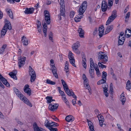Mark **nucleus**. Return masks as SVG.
Masks as SVG:
<instances>
[{
  "label": "nucleus",
  "mask_w": 131,
  "mask_h": 131,
  "mask_svg": "<svg viewBox=\"0 0 131 131\" xmlns=\"http://www.w3.org/2000/svg\"><path fill=\"white\" fill-rule=\"evenodd\" d=\"M5 24L1 31V34L3 36L5 35L7 29L9 30L12 29V27L10 22L6 20H5Z\"/></svg>",
  "instance_id": "nucleus-1"
},
{
  "label": "nucleus",
  "mask_w": 131,
  "mask_h": 131,
  "mask_svg": "<svg viewBox=\"0 0 131 131\" xmlns=\"http://www.w3.org/2000/svg\"><path fill=\"white\" fill-rule=\"evenodd\" d=\"M60 5H61L60 9V13L58 15V17L59 20H61V16L64 17L65 16V13L64 1V0H60Z\"/></svg>",
  "instance_id": "nucleus-2"
},
{
  "label": "nucleus",
  "mask_w": 131,
  "mask_h": 131,
  "mask_svg": "<svg viewBox=\"0 0 131 131\" xmlns=\"http://www.w3.org/2000/svg\"><path fill=\"white\" fill-rule=\"evenodd\" d=\"M50 63L51 70H52L53 74L55 77L58 78V75L57 72V69L54 66V61L53 59H52L50 60Z\"/></svg>",
  "instance_id": "nucleus-3"
},
{
  "label": "nucleus",
  "mask_w": 131,
  "mask_h": 131,
  "mask_svg": "<svg viewBox=\"0 0 131 131\" xmlns=\"http://www.w3.org/2000/svg\"><path fill=\"white\" fill-rule=\"evenodd\" d=\"M29 74L31 76L30 81L31 82H32L35 80L36 75L35 72L31 66H29Z\"/></svg>",
  "instance_id": "nucleus-4"
},
{
  "label": "nucleus",
  "mask_w": 131,
  "mask_h": 131,
  "mask_svg": "<svg viewBox=\"0 0 131 131\" xmlns=\"http://www.w3.org/2000/svg\"><path fill=\"white\" fill-rule=\"evenodd\" d=\"M116 10H113L111 16H110L107 21L106 25H108L110 24L116 18Z\"/></svg>",
  "instance_id": "nucleus-5"
},
{
  "label": "nucleus",
  "mask_w": 131,
  "mask_h": 131,
  "mask_svg": "<svg viewBox=\"0 0 131 131\" xmlns=\"http://www.w3.org/2000/svg\"><path fill=\"white\" fill-rule=\"evenodd\" d=\"M87 5V3L86 2H83L82 3V5H81L79 8V13L83 14L86 8Z\"/></svg>",
  "instance_id": "nucleus-6"
},
{
  "label": "nucleus",
  "mask_w": 131,
  "mask_h": 131,
  "mask_svg": "<svg viewBox=\"0 0 131 131\" xmlns=\"http://www.w3.org/2000/svg\"><path fill=\"white\" fill-rule=\"evenodd\" d=\"M87 5V3L86 2H83L82 3V5H81L79 8V13L83 14L86 8Z\"/></svg>",
  "instance_id": "nucleus-7"
},
{
  "label": "nucleus",
  "mask_w": 131,
  "mask_h": 131,
  "mask_svg": "<svg viewBox=\"0 0 131 131\" xmlns=\"http://www.w3.org/2000/svg\"><path fill=\"white\" fill-rule=\"evenodd\" d=\"M68 58L69 59L70 63L74 67H76V66L75 64V60L73 56V54L71 51H70L68 55Z\"/></svg>",
  "instance_id": "nucleus-8"
},
{
  "label": "nucleus",
  "mask_w": 131,
  "mask_h": 131,
  "mask_svg": "<svg viewBox=\"0 0 131 131\" xmlns=\"http://www.w3.org/2000/svg\"><path fill=\"white\" fill-rule=\"evenodd\" d=\"M80 46L79 42L77 41L74 43L72 46V48L73 51L78 54H79L80 53V51L78 49V48Z\"/></svg>",
  "instance_id": "nucleus-9"
},
{
  "label": "nucleus",
  "mask_w": 131,
  "mask_h": 131,
  "mask_svg": "<svg viewBox=\"0 0 131 131\" xmlns=\"http://www.w3.org/2000/svg\"><path fill=\"white\" fill-rule=\"evenodd\" d=\"M26 58L25 57H19L18 59V66L19 68L22 67L25 64Z\"/></svg>",
  "instance_id": "nucleus-10"
},
{
  "label": "nucleus",
  "mask_w": 131,
  "mask_h": 131,
  "mask_svg": "<svg viewBox=\"0 0 131 131\" xmlns=\"http://www.w3.org/2000/svg\"><path fill=\"white\" fill-rule=\"evenodd\" d=\"M108 57L106 54H101L99 55V59L102 61L101 62L103 63H105L107 61Z\"/></svg>",
  "instance_id": "nucleus-11"
},
{
  "label": "nucleus",
  "mask_w": 131,
  "mask_h": 131,
  "mask_svg": "<svg viewBox=\"0 0 131 131\" xmlns=\"http://www.w3.org/2000/svg\"><path fill=\"white\" fill-rule=\"evenodd\" d=\"M90 68H94L95 70L96 71L97 74L98 75V68L97 65L96 64L95 65L93 60L92 58H90Z\"/></svg>",
  "instance_id": "nucleus-12"
},
{
  "label": "nucleus",
  "mask_w": 131,
  "mask_h": 131,
  "mask_svg": "<svg viewBox=\"0 0 131 131\" xmlns=\"http://www.w3.org/2000/svg\"><path fill=\"white\" fill-rule=\"evenodd\" d=\"M44 12L45 15V19L46 21V23L48 24H49L50 21V15L49 14V12L47 10H45Z\"/></svg>",
  "instance_id": "nucleus-13"
},
{
  "label": "nucleus",
  "mask_w": 131,
  "mask_h": 131,
  "mask_svg": "<svg viewBox=\"0 0 131 131\" xmlns=\"http://www.w3.org/2000/svg\"><path fill=\"white\" fill-rule=\"evenodd\" d=\"M101 8L103 12L106 11L107 9H108L110 8L109 7H107V3L105 1H103L102 2Z\"/></svg>",
  "instance_id": "nucleus-14"
},
{
  "label": "nucleus",
  "mask_w": 131,
  "mask_h": 131,
  "mask_svg": "<svg viewBox=\"0 0 131 131\" xmlns=\"http://www.w3.org/2000/svg\"><path fill=\"white\" fill-rule=\"evenodd\" d=\"M29 86L28 84L25 85L24 88V91L29 96L31 95V89L29 88Z\"/></svg>",
  "instance_id": "nucleus-15"
},
{
  "label": "nucleus",
  "mask_w": 131,
  "mask_h": 131,
  "mask_svg": "<svg viewBox=\"0 0 131 131\" xmlns=\"http://www.w3.org/2000/svg\"><path fill=\"white\" fill-rule=\"evenodd\" d=\"M13 90L16 95L19 97L20 99H21L22 98L24 97V96L19 90L16 88H13Z\"/></svg>",
  "instance_id": "nucleus-16"
},
{
  "label": "nucleus",
  "mask_w": 131,
  "mask_h": 131,
  "mask_svg": "<svg viewBox=\"0 0 131 131\" xmlns=\"http://www.w3.org/2000/svg\"><path fill=\"white\" fill-rule=\"evenodd\" d=\"M58 106V104L55 103L54 105H52V104H49L48 107L49 110L52 111H53L57 109Z\"/></svg>",
  "instance_id": "nucleus-17"
},
{
  "label": "nucleus",
  "mask_w": 131,
  "mask_h": 131,
  "mask_svg": "<svg viewBox=\"0 0 131 131\" xmlns=\"http://www.w3.org/2000/svg\"><path fill=\"white\" fill-rule=\"evenodd\" d=\"M104 31V27L103 25L99 27V36L100 38L102 37L103 35H105Z\"/></svg>",
  "instance_id": "nucleus-18"
},
{
  "label": "nucleus",
  "mask_w": 131,
  "mask_h": 131,
  "mask_svg": "<svg viewBox=\"0 0 131 131\" xmlns=\"http://www.w3.org/2000/svg\"><path fill=\"white\" fill-rule=\"evenodd\" d=\"M84 83L85 86L86 87V89H87L88 90L89 92L90 93V94H91V90L89 85V82L88 79L84 80Z\"/></svg>",
  "instance_id": "nucleus-19"
},
{
  "label": "nucleus",
  "mask_w": 131,
  "mask_h": 131,
  "mask_svg": "<svg viewBox=\"0 0 131 131\" xmlns=\"http://www.w3.org/2000/svg\"><path fill=\"white\" fill-rule=\"evenodd\" d=\"M100 116V119L99 118V123L101 127H102L103 125L105 126V124L104 123H103V122L104 121V119L103 116H102L101 114L99 115V116Z\"/></svg>",
  "instance_id": "nucleus-20"
},
{
  "label": "nucleus",
  "mask_w": 131,
  "mask_h": 131,
  "mask_svg": "<svg viewBox=\"0 0 131 131\" xmlns=\"http://www.w3.org/2000/svg\"><path fill=\"white\" fill-rule=\"evenodd\" d=\"M34 9L33 8H27L24 11L25 13L26 14H31L34 12Z\"/></svg>",
  "instance_id": "nucleus-21"
},
{
  "label": "nucleus",
  "mask_w": 131,
  "mask_h": 131,
  "mask_svg": "<svg viewBox=\"0 0 131 131\" xmlns=\"http://www.w3.org/2000/svg\"><path fill=\"white\" fill-rule=\"evenodd\" d=\"M33 126L35 131H46L43 128L39 127L36 123H34Z\"/></svg>",
  "instance_id": "nucleus-22"
},
{
  "label": "nucleus",
  "mask_w": 131,
  "mask_h": 131,
  "mask_svg": "<svg viewBox=\"0 0 131 131\" xmlns=\"http://www.w3.org/2000/svg\"><path fill=\"white\" fill-rule=\"evenodd\" d=\"M21 99L22 100L24 101V102L27 105L30 107H32V104L27 99L25 96H24V97L22 98Z\"/></svg>",
  "instance_id": "nucleus-23"
},
{
  "label": "nucleus",
  "mask_w": 131,
  "mask_h": 131,
  "mask_svg": "<svg viewBox=\"0 0 131 131\" xmlns=\"http://www.w3.org/2000/svg\"><path fill=\"white\" fill-rule=\"evenodd\" d=\"M83 14H80V13H79V14H78L74 18L75 21L76 22L79 21H80L81 19L83 18Z\"/></svg>",
  "instance_id": "nucleus-24"
},
{
  "label": "nucleus",
  "mask_w": 131,
  "mask_h": 131,
  "mask_svg": "<svg viewBox=\"0 0 131 131\" xmlns=\"http://www.w3.org/2000/svg\"><path fill=\"white\" fill-rule=\"evenodd\" d=\"M21 41L22 43L24 45L27 46L28 45V39L24 36L22 37Z\"/></svg>",
  "instance_id": "nucleus-25"
},
{
  "label": "nucleus",
  "mask_w": 131,
  "mask_h": 131,
  "mask_svg": "<svg viewBox=\"0 0 131 131\" xmlns=\"http://www.w3.org/2000/svg\"><path fill=\"white\" fill-rule=\"evenodd\" d=\"M87 122L88 123V125L90 131H95L94 129V126L93 123L87 119Z\"/></svg>",
  "instance_id": "nucleus-26"
},
{
  "label": "nucleus",
  "mask_w": 131,
  "mask_h": 131,
  "mask_svg": "<svg viewBox=\"0 0 131 131\" xmlns=\"http://www.w3.org/2000/svg\"><path fill=\"white\" fill-rule=\"evenodd\" d=\"M78 32L79 34V36L80 37L83 38L84 37V31L82 28H79Z\"/></svg>",
  "instance_id": "nucleus-27"
},
{
  "label": "nucleus",
  "mask_w": 131,
  "mask_h": 131,
  "mask_svg": "<svg viewBox=\"0 0 131 131\" xmlns=\"http://www.w3.org/2000/svg\"><path fill=\"white\" fill-rule=\"evenodd\" d=\"M65 119L67 122H72L74 120V118L71 115H68L66 117Z\"/></svg>",
  "instance_id": "nucleus-28"
},
{
  "label": "nucleus",
  "mask_w": 131,
  "mask_h": 131,
  "mask_svg": "<svg viewBox=\"0 0 131 131\" xmlns=\"http://www.w3.org/2000/svg\"><path fill=\"white\" fill-rule=\"evenodd\" d=\"M113 28V26L111 25L108 26L106 28V30L105 32L104 35H105L108 33L109 31L111 30Z\"/></svg>",
  "instance_id": "nucleus-29"
},
{
  "label": "nucleus",
  "mask_w": 131,
  "mask_h": 131,
  "mask_svg": "<svg viewBox=\"0 0 131 131\" xmlns=\"http://www.w3.org/2000/svg\"><path fill=\"white\" fill-rule=\"evenodd\" d=\"M125 33L127 37H130L131 36V30L127 29L125 31Z\"/></svg>",
  "instance_id": "nucleus-30"
},
{
  "label": "nucleus",
  "mask_w": 131,
  "mask_h": 131,
  "mask_svg": "<svg viewBox=\"0 0 131 131\" xmlns=\"http://www.w3.org/2000/svg\"><path fill=\"white\" fill-rule=\"evenodd\" d=\"M124 94L123 93L120 96V100L122 102V104L123 105L125 102L126 99L124 95Z\"/></svg>",
  "instance_id": "nucleus-31"
},
{
  "label": "nucleus",
  "mask_w": 131,
  "mask_h": 131,
  "mask_svg": "<svg viewBox=\"0 0 131 131\" xmlns=\"http://www.w3.org/2000/svg\"><path fill=\"white\" fill-rule=\"evenodd\" d=\"M6 11L9 17L13 19V14L11 9H10L7 8L6 9Z\"/></svg>",
  "instance_id": "nucleus-32"
},
{
  "label": "nucleus",
  "mask_w": 131,
  "mask_h": 131,
  "mask_svg": "<svg viewBox=\"0 0 131 131\" xmlns=\"http://www.w3.org/2000/svg\"><path fill=\"white\" fill-rule=\"evenodd\" d=\"M94 68H90L89 70V73L91 77L92 78L94 77Z\"/></svg>",
  "instance_id": "nucleus-33"
},
{
  "label": "nucleus",
  "mask_w": 131,
  "mask_h": 131,
  "mask_svg": "<svg viewBox=\"0 0 131 131\" xmlns=\"http://www.w3.org/2000/svg\"><path fill=\"white\" fill-rule=\"evenodd\" d=\"M58 125L56 123L53 122H51L50 123V124L49 125V127H50L49 128V129H50V128H53V127H55L56 126H57Z\"/></svg>",
  "instance_id": "nucleus-34"
},
{
  "label": "nucleus",
  "mask_w": 131,
  "mask_h": 131,
  "mask_svg": "<svg viewBox=\"0 0 131 131\" xmlns=\"http://www.w3.org/2000/svg\"><path fill=\"white\" fill-rule=\"evenodd\" d=\"M124 37H122V38H121L119 36L118 41V44L119 45H123L124 42Z\"/></svg>",
  "instance_id": "nucleus-35"
},
{
  "label": "nucleus",
  "mask_w": 131,
  "mask_h": 131,
  "mask_svg": "<svg viewBox=\"0 0 131 131\" xmlns=\"http://www.w3.org/2000/svg\"><path fill=\"white\" fill-rule=\"evenodd\" d=\"M7 47V45L6 44H4L2 47L0 49V54H3L5 50Z\"/></svg>",
  "instance_id": "nucleus-36"
},
{
  "label": "nucleus",
  "mask_w": 131,
  "mask_h": 131,
  "mask_svg": "<svg viewBox=\"0 0 131 131\" xmlns=\"http://www.w3.org/2000/svg\"><path fill=\"white\" fill-rule=\"evenodd\" d=\"M82 65L84 68H85V69H86V58L83 56V57H82Z\"/></svg>",
  "instance_id": "nucleus-37"
},
{
  "label": "nucleus",
  "mask_w": 131,
  "mask_h": 131,
  "mask_svg": "<svg viewBox=\"0 0 131 131\" xmlns=\"http://www.w3.org/2000/svg\"><path fill=\"white\" fill-rule=\"evenodd\" d=\"M126 88L127 90L130 91V89L131 88V83L130 81L129 80L127 81Z\"/></svg>",
  "instance_id": "nucleus-38"
},
{
  "label": "nucleus",
  "mask_w": 131,
  "mask_h": 131,
  "mask_svg": "<svg viewBox=\"0 0 131 131\" xmlns=\"http://www.w3.org/2000/svg\"><path fill=\"white\" fill-rule=\"evenodd\" d=\"M68 93H67V94L69 96H70L72 95L73 98L75 99H77V97L74 94L73 92L70 91L69 92H68Z\"/></svg>",
  "instance_id": "nucleus-39"
},
{
  "label": "nucleus",
  "mask_w": 131,
  "mask_h": 131,
  "mask_svg": "<svg viewBox=\"0 0 131 131\" xmlns=\"http://www.w3.org/2000/svg\"><path fill=\"white\" fill-rule=\"evenodd\" d=\"M52 97H50L49 96L46 97V99L47 100V102L48 103H49L52 101H55L54 100L52 99Z\"/></svg>",
  "instance_id": "nucleus-40"
},
{
  "label": "nucleus",
  "mask_w": 131,
  "mask_h": 131,
  "mask_svg": "<svg viewBox=\"0 0 131 131\" xmlns=\"http://www.w3.org/2000/svg\"><path fill=\"white\" fill-rule=\"evenodd\" d=\"M9 75L12 78L15 80L17 79V77L16 76L15 74H14L13 72H12L9 73Z\"/></svg>",
  "instance_id": "nucleus-41"
},
{
  "label": "nucleus",
  "mask_w": 131,
  "mask_h": 131,
  "mask_svg": "<svg viewBox=\"0 0 131 131\" xmlns=\"http://www.w3.org/2000/svg\"><path fill=\"white\" fill-rule=\"evenodd\" d=\"M50 123L48 120H46L45 122V126L48 129H49V127H49Z\"/></svg>",
  "instance_id": "nucleus-42"
},
{
  "label": "nucleus",
  "mask_w": 131,
  "mask_h": 131,
  "mask_svg": "<svg viewBox=\"0 0 131 131\" xmlns=\"http://www.w3.org/2000/svg\"><path fill=\"white\" fill-rule=\"evenodd\" d=\"M65 70L66 73V75L67 77H68L69 74V70L68 69V66H65L64 68Z\"/></svg>",
  "instance_id": "nucleus-43"
},
{
  "label": "nucleus",
  "mask_w": 131,
  "mask_h": 131,
  "mask_svg": "<svg viewBox=\"0 0 131 131\" xmlns=\"http://www.w3.org/2000/svg\"><path fill=\"white\" fill-rule=\"evenodd\" d=\"M63 86L66 93H68V92H69L70 90L68 88V86L67 84H66V85H63Z\"/></svg>",
  "instance_id": "nucleus-44"
},
{
  "label": "nucleus",
  "mask_w": 131,
  "mask_h": 131,
  "mask_svg": "<svg viewBox=\"0 0 131 131\" xmlns=\"http://www.w3.org/2000/svg\"><path fill=\"white\" fill-rule=\"evenodd\" d=\"M46 83L48 84L52 85H54L55 84V82L52 81L48 79H47L46 80Z\"/></svg>",
  "instance_id": "nucleus-45"
},
{
  "label": "nucleus",
  "mask_w": 131,
  "mask_h": 131,
  "mask_svg": "<svg viewBox=\"0 0 131 131\" xmlns=\"http://www.w3.org/2000/svg\"><path fill=\"white\" fill-rule=\"evenodd\" d=\"M43 32H47V25L46 23H44L43 25Z\"/></svg>",
  "instance_id": "nucleus-46"
},
{
  "label": "nucleus",
  "mask_w": 131,
  "mask_h": 131,
  "mask_svg": "<svg viewBox=\"0 0 131 131\" xmlns=\"http://www.w3.org/2000/svg\"><path fill=\"white\" fill-rule=\"evenodd\" d=\"M107 73L103 71L102 73V78L103 79H105L106 80V77L107 76Z\"/></svg>",
  "instance_id": "nucleus-47"
},
{
  "label": "nucleus",
  "mask_w": 131,
  "mask_h": 131,
  "mask_svg": "<svg viewBox=\"0 0 131 131\" xmlns=\"http://www.w3.org/2000/svg\"><path fill=\"white\" fill-rule=\"evenodd\" d=\"M113 0H108V5L111 8V7L112 6L113 4Z\"/></svg>",
  "instance_id": "nucleus-48"
},
{
  "label": "nucleus",
  "mask_w": 131,
  "mask_h": 131,
  "mask_svg": "<svg viewBox=\"0 0 131 131\" xmlns=\"http://www.w3.org/2000/svg\"><path fill=\"white\" fill-rule=\"evenodd\" d=\"M107 87H108V85H107V83H105L103 84L102 87L104 89V90H107Z\"/></svg>",
  "instance_id": "nucleus-49"
},
{
  "label": "nucleus",
  "mask_w": 131,
  "mask_h": 131,
  "mask_svg": "<svg viewBox=\"0 0 131 131\" xmlns=\"http://www.w3.org/2000/svg\"><path fill=\"white\" fill-rule=\"evenodd\" d=\"M106 80L105 79H102L99 81V84H103L106 83Z\"/></svg>",
  "instance_id": "nucleus-50"
},
{
  "label": "nucleus",
  "mask_w": 131,
  "mask_h": 131,
  "mask_svg": "<svg viewBox=\"0 0 131 131\" xmlns=\"http://www.w3.org/2000/svg\"><path fill=\"white\" fill-rule=\"evenodd\" d=\"M49 39L50 40L53 42V39L52 38V34L51 32H50L49 36Z\"/></svg>",
  "instance_id": "nucleus-51"
},
{
  "label": "nucleus",
  "mask_w": 131,
  "mask_h": 131,
  "mask_svg": "<svg viewBox=\"0 0 131 131\" xmlns=\"http://www.w3.org/2000/svg\"><path fill=\"white\" fill-rule=\"evenodd\" d=\"M99 67L100 68H106V66L102 64L100 62H99Z\"/></svg>",
  "instance_id": "nucleus-52"
},
{
  "label": "nucleus",
  "mask_w": 131,
  "mask_h": 131,
  "mask_svg": "<svg viewBox=\"0 0 131 131\" xmlns=\"http://www.w3.org/2000/svg\"><path fill=\"white\" fill-rule=\"evenodd\" d=\"M75 14V13L74 11H71L70 13V17L71 18H72L74 15Z\"/></svg>",
  "instance_id": "nucleus-53"
},
{
  "label": "nucleus",
  "mask_w": 131,
  "mask_h": 131,
  "mask_svg": "<svg viewBox=\"0 0 131 131\" xmlns=\"http://www.w3.org/2000/svg\"><path fill=\"white\" fill-rule=\"evenodd\" d=\"M110 91L111 92V93H112L113 92V85L112 83H111L110 85Z\"/></svg>",
  "instance_id": "nucleus-54"
},
{
  "label": "nucleus",
  "mask_w": 131,
  "mask_h": 131,
  "mask_svg": "<svg viewBox=\"0 0 131 131\" xmlns=\"http://www.w3.org/2000/svg\"><path fill=\"white\" fill-rule=\"evenodd\" d=\"M107 90H104V93L106 97H107L108 96V93L107 92Z\"/></svg>",
  "instance_id": "nucleus-55"
},
{
  "label": "nucleus",
  "mask_w": 131,
  "mask_h": 131,
  "mask_svg": "<svg viewBox=\"0 0 131 131\" xmlns=\"http://www.w3.org/2000/svg\"><path fill=\"white\" fill-rule=\"evenodd\" d=\"M110 72L111 73V75H113V77L115 76L114 75V73L113 70L112 68H110Z\"/></svg>",
  "instance_id": "nucleus-56"
},
{
  "label": "nucleus",
  "mask_w": 131,
  "mask_h": 131,
  "mask_svg": "<svg viewBox=\"0 0 131 131\" xmlns=\"http://www.w3.org/2000/svg\"><path fill=\"white\" fill-rule=\"evenodd\" d=\"M62 98L64 102L67 100L66 98L65 95H63V96H62Z\"/></svg>",
  "instance_id": "nucleus-57"
},
{
  "label": "nucleus",
  "mask_w": 131,
  "mask_h": 131,
  "mask_svg": "<svg viewBox=\"0 0 131 131\" xmlns=\"http://www.w3.org/2000/svg\"><path fill=\"white\" fill-rule=\"evenodd\" d=\"M97 28H95V29L93 33V35H95L97 32Z\"/></svg>",
  "instance_id": "nucleus-58"
},
{
  "label": "nucleus",
  "mask_w": 131,
  "mask_h": 131,
  "mask_svg": "<svg viewBox=\"0 0 131 131\" xmlns=\"http://www.w3.org/2000/svg\"><path fill=\"white\" fill-rule=\"evenodd\" d=\"M130 15V12H128V13L126 15V16L125 17V18L126 19H127V18H129Z\"/></svg>",
  "instance_id": "nucleus-59"
},
{
  "label": "nucleus",
  "mask_w": 131,
  "mask_h": 131,
  "mask_svg": "<svg viewBox=\"0 0 131 131\" xmlns=\"http://www.w3.org/2000/svg\"><path fill=\"white\" fill-rule=\"evenodd\" d=\"M52 118L56 121H57L58 120V118L54 116H52Z\"/></svg>",
  "instance_id": "nucleus-60"
},
{
  "label": "nucleus",
  "mask_w": 131,
  "mask_h": 131,
  "mask_svg": "<svg viewBox=\"0 0 131 131\" xmlns=\"http://www.w3.org/2000/svg\"><path fill=\"white\" fill-rule=\"evenodd\" d=\"M50 131H58V129L57 128H50L49 129Z\"/></svg>",
  "instance_id": "nucleus-61"
},
{
  "label": "nucleus",
  "mask_w": 131,
  "mask_h": 131,
  "mask_svg": "<svg viewBox=\"0 0 131 131\" xmlns=\"http://www.w3.org/2000/svg\"><path fill=\"white\" fill-rule=\"evenodd\" d=\"M7 1L8 2L10 3L14 4L15 3L14 0H7Z\"/></svg>",
  "instance_id": "nucleus-62"
},
{
  "label": "nucleus",
  "mask_w": 131,
  "mask_h": 131,
  "mask_svg": "<svg viewBox=\"0 0 131 131\" xmlns=\"http://www.w3.org/2000/svg\"><path fill=\"white\" fill-rule=\"evenodd\" d=\"M61 81L63 86L66 85L67 84L65 82L63 79L61 80Z\"/></svg>",
  "instance_id": "nucleus-63"
},
{
  "label": "nucleus",
  "mask_w": 131,
  "mask_h": 131,
  "mask_svg": "<svg viewBox=\"0 0 131 131\" xmlns=\"http://www.w3.org/2000/svg\"><path fill=\"white\" fill-rule=\"evenodd\" d=\"M41 23L40 22L38 21L37 23V28L40 27V26Z\"/></svg>",
  "instance_id": "nucleus-64"
}]
</instances>
